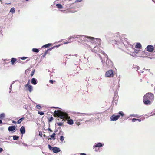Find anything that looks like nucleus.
Returning <instances> with one entry per match:
<instances>
[{
  "label": "nucleus",
  "instance_id": "nucleus-1",
  "mask_svg": "<svg viewBox=\"0 0 155 155\" xmlns=\"http://www.w3.org/2000/svg\"><path fill=\"white\" fill-rule=\"evenodd\" d=\"M54 116L55 117H57L58 120L62 119V121H65L67 119L70 118L67 113L61 110H55L54 113Z\"/></svg>",
  "mask_w": 155,
  "mask_h": 155
},
{
  "label": "nucleus",
  "instance_id": "nucleus-2",
  "mask_svg": "<svg viewBox=\"0 0 155 155\" xmlns=\"http://www.w3.org/2000/svg\"><path fill=\"white\" fill-rule=\"evenodd\" d=\"M154 98V96L153 94L151 93H146L143 96V101L144 104L147 105H150L151 102Z\"/></svg>",
  "mask_w": 155,
  "mask_h": 155
},
{
  "label": "nucleus",
  "instance_id": "nucleus-3",
  "mask_svg": "<svg viewBox=\"0 0 155 155\" xmlns=\"http://www.w3.org/2000/svg\"><path fill=\"white\" fill-rule=\"evenodd\" d=\"M121 116L122 117H124V114L122 111H120L118 113V115H115L114 114L110 118V121H116Z\"/></svg>",
  "mask_w": 155,
  "mask_h": 155
},
{
  "label": "nucleus",
  "instance_id": "nucleus-4",
  "mask_svg": "<svg viewBox=\"0 0 155 155\" xmlns=\"http://www.w3.org/2000/svg\"><path fill=\"white\" fill-rule=\"evenodd\" d=\"M91 40V42L93 45H100L101 40L100 39L94 38L91 37H88Z\"/></svg>",
  "mask_w": 155,
  "mask_h": 155
},
{
  "label": "nucleus",
  "instance_id": "nucleus-5",
  "mask_svg": "<svg viewBox=\"0 0 155 155\" xmlns=\"http://www.w3.org/2000/svg\"><path fill=\"white\" fill-rule=\"evenodd\" d=\"M114 76L113 71L110 70L107 71L105 73V76L106 77H113Z\"/></svg>",
  "mask_w": 155,
  "mask_h": 155
},
{
  "label": "nucleus",
  "instance_id": "nucleus-6",
  "mask_svg": "<svg viewBox=\"0 0 155 155\" xmlns=\"http://www.w3.org/2000/svg\"><path fill=\"white\" fill-rule=\"evenodd\" d=\"M154 48L151 45H149L146 48V50L149 52H153L154 49Z\"/></svg>",
  "mask_w": 155,
  "mask_h": 155
},
{
  "label": "nucleus",
  "instance_id": "nucleus-7",
  "mask_svg": "<svg viewBox=\"0 0 155 155\" xmlns=\"http://www.w3.org/2000/svg\"><path fill=\"white\" fill-rule=\"evenodd\" d=\"M88 36H79V35L78 38L81 41H86L87 39H89Z\"/></svg>",
  "mask_w": 155,
  "mask_h": 155
},
{
  "label": "nucleus",
  "instance_id": "nucleus-8",
  "mask_svg": "<svg viewBox=\"0 0 155 155\" xmlns=\"http://www.w3.org/2000/svg\"><path fill=\"white\" fill-rule=\"evenodd\" d=\"M102 146V144L100 143H99L97 144H96V145L94 147V149L96 151H98V150H96V148H97L98 147H101Z\"/></svg>",
  "mask_w": 155,
  "mask_h": 155
},
{
  "label": "nucleus",
  "instance_id": "nucleus-9",
  "mask_svg": "<svg viewBox=\"0 0 155 155\" xmlns=\"http://www.w3.org/2000/svg\"><path fill=\"white\" fill-rule=\"evenodd\" d=\"M52 151L53 152L56 153L59 152L60 151V150L59 148L55 147H53Z\"/></svg>",
  "mask_w": 155,
  "mask_h": 155
},
{
  "label": "nucleus",
  "instance_id": "nucleus-10",
  "mask_svg": "<svg viewBox=\"0 0 155 155\" xmlns=\"http://www.w3.org/2000/svg\"><path fill=\"white\" fill-rule=\"evenodd\" d=\"M54 47H52V48H51L49 49H48L44 53V54L43 55V57H44L46 55L48 54V53H49V51H51L52 50V49H53V48Z\"/></svg>",
  "mask_w": 155,
  "mask_h": 155
},
{
  "label": "nucleus",
  "instance_id": "nucleus-11",
  "mask_svg": "<svg viewBox=\"0 0 155 155\" xmlns=\"http://www.w3.org/2000/svg\"><path fill=\"white\" fill-rule=\"evenodd\" d=\"M15 126H10L8 127V130L9 131H13L15 130Z\"/></svg>",
  "mask_w": 155,
  "mask_h": 155
},
{
  "label": "nucleus",
  "instance_id": "nucleus-12",
  "mask_svg": "<svg viewBox=\"0 0 155 155\" xmlns=\"http://www.w3.org/2000/svg\"><path fill=\"white\" fill-rule=\"evenodd\" d=\"M20 131L21 132V133L22 134H24L25 133V127L22 126L21 128L20 129Z\"/></svg>",
  "mask_w": 155,
  "mask_h": 155
},
{
  "label": "nucleus",
  "instance_id": "nucleus-13",
  "mask_svg": "<svg viewBox=\"0 0 155 155\" xmlns=\"http://www.w3.org/2000/svg\"><path fill=\"white\" fill-rule=\"evenodd\" d=\"M31 82L32 84L35 85L37 83V80L35 78H33L31 79Z\"/></svg>",
  "mask_w": 155,
  "mask_h": 155
},
{
  "label": "nucleus",
  "instance_id": "nucleus-14",
  "mask_svg": "<svg viewBox=\"0 0 155 155\" xmlns=\"http://www.w3.org/2000/svg\"><path fill=\"white\" fill-rule=\"evenodd\" d=\"M17 59L15 58H12L11 61V63L12 65H14L15 62L16 61Z\"/></svg>",
  "mask_w": 155,
  "mask_h": 155
},
{
  "label": "nucleus",
  "instance_id": "nucleus-15",
  "mask_svg": "<svg viewBox=\"0 0 155 155\" xmlns=\"http://www.w3.org/2000/svg\"><path fill=\"white\" fill-rule=\"evenodd\" d=\"M68 120L67 123L70 125H72L73 124V121L71 119H67Z\"/></svg>",
  "mask_w": 155,
  "mask_h": 155
},
{
  "label": "nucleus",
  "instance_id": "nucleus-16",
  "mask_svg": "<svg viewBox=\"0 0 155 155\" xmlns=\"http://www.w3.org/2000/svg\"><path fill=\"white\" fill-rule=\"evenodd\" d=\"M142 47L141 44L139 43H137L136 44L135 48H138L140 49Z\"/></svg>",
  "mask_w": 155,
  "mask_h": 155
},
{
  "label": "nucleus",
  "instance_id": "nucleus-17",
  "mask_svg": "<svg viewBox=\"0 0 155 155\" xmlns=\"http://www.w3.org/2000/svg\"><path fill=\"white\" fill-rule=\"evenodd\" d=\"M79 35H74L72 36H71L69 38V40L71 39H75L76 38H78Z\"/></svg>",
  "mask_w": 155,
  "mask_h": 155
},
{
  "label": "nucleus",
  "instance_id": "nucleus-18",
  "mask_svg": "<svg viewBox=\"0 0 155 155\" xmlns=\"http://www.w3.org/2000/svg\"><path fill=\"white\" fill-rule=\"evenodd\" d=\"M51 45H52L51 44L48 43V44L44 45L42 47V48H43L44 47L48 48V47H49L50 46H51Z\"/></svg>",
  "mask_w": 155,
  "mask_h": 155
},
{
  "label": "nucleus",
  "instance_id": "nucleus-19",
  "mask_svg": "<svg viewBox=\"0 0 155 155\" xmlns=\"http://www.w3.org/2000/svg\"><path fill=\"white\" fill-rule=\"evenodd\" d=\"M64 121V120L61 122H58L56 123L57 125L59 126H62L63 125V123Z\"/></svg>",
  "mask_w": 155,
  "mask_h": 155
},
{
  "label": "nucleus",
  "instance_id": "nucleus-20",
  "mask_svg": "<svg viewBox=\"0 0 155 155\" xmlns=\"http://www.w3.org/2000/svg\"><path fill=\"white\" fill-rule=\"evenodd\" d=\"M56 6L59 9H61L63 8L62 5L60 4H57L56 5Z\"/></svg>",
  "mask_w": 155,
  "mask_h": 155
},
{
  "label": "nucleus",
  "instance_id": "nucleus-21",
  "mask_svg": "<svg viewBox=\"0 0 155 155\" xmlns=\"http://www.w3.org/2000/svg\"><path fill=\"white\" fill-rule=\"evenodd\" d=\"M24 119V117L21 118L17 122V123L18 124H19L21 123V122Z\"/></svg>",
  "mask_w": 155,
  "mask_h": 155
},
{
  "label": "nucleus",
  "instance_id": "nucleus-22",
  "mask_svg": "<svg viewBox=\"0 0 155 155\" xmlns=\"http://www.w3.org/2000/svg\"><path fill=\"white\" fill-rule=\"evenodd\" d=\"M33 87L31 85H29L28 87V90L30 92H31L32 90Z\"/></svg>",
  "mask_w": 155,
  "mask_h": 155
},
{
  "label": "nucleus",
  "instance_id": "nucleus-23",
  "mask_svg": "<svg viewBox=\"0 0 155 155\" xmlns=\"http://www.w3.org/2000/svg\"><path fill=\"white\" fill-rule=\"evenodd\" d=\"M5 117V114L4 113H2L0 114V119H3Z\"/></svg>",
  "mask_w": 155,
  "mask_h": 155
},
{
  "label": "nucleus",
  "instance_id": "nucleus-24",
  "mask_svg": "<svg viewBox=\"0 0 155 155\" xmlns=\"http://www.w3.org/2000/svg\"><path fill=\"white\" fill-rule=\"evenodd\" d=\"M32 51L34 52L38 53L39 51V49L37 48H33L32 49Z\"/></svg>",
  "mask_w": 155,
  "mask_h": 155
},
{
  "label": "nucleus",
  "instance_id": "nucleus-25",
  "mask_svg": "<svg viewBox=\"0 0 155 155\" xmlns=\"http://www.w3.org/2000/svg\"><path fill=\"white\" fill-rule=\"evenodd\" d=\"M15 9L14 8H11L10 12H11L12 13H15Z\"/></svg>",
  "mask_w": 155,
  "mask_h": 155
},
{
  "label": "nucleus",
  "instance_id": "nucleus-26",
  "mask_svg": "<svg viewBox=\"0 0 155 155\" xmlns=\"http://www.w3.org/2000/svg\"><path fill=\"white\" fill-rule=\"evenodd\" d=\"M19 138V137L16 136V135H14L13 136V140H17L18 138Z\"/></svg>",
  "mask_w": 155,
  "mask_h": 155
},
{
  "label": "nucleus",
  "instance_id": "nucleus-27",
  "mask_svg": "<svg viewBox=\"0 0 155 155\" xmlns=\"http://www.w3.org/2000/svg\"><path fill=\"white\" fill-rule=\"evenodd\" d=\"M55 135V133H54L52 134V135H51L50 136L51 138H53L54 140L55 139V138L54 137Z\"/></svg>",
  "mask_w": 155,
  "mask_h": 155
},
{
  "label": "nucleus",
  "instance_id": "nucleus-28",
  "mask_svg": "<svg viewBox=\"0 0 155 155\" xmlns=\"http://www.w3.org/2000/svg\"><path fill=\"white\" fill-rule=\"evenodd\" d=\"M53 120V118L52 116H51L48 119L49 122H51Z\"/></svg>",
  "mask_w": 155,
  "mask_h": 155
},
{
  "label": "nucleus",
  "instance_id": "nucleus-29",
  "mask_svg": "<svg viewBox=\"0 0 155 155\" xmlns=\"http://www.w3.org/2000/svg\"><path fill=\"white\" fill-rule=\"evenodd\" d=\"M60 140L61 141L63 142L64 140V137L63 136H61Z\"/></svg>",
  "mask_w": 155,
  "mask_h": 155
},
{
  "label": "nucleus",
  "instance_id": "nucleus-30",
  "mask_svg": "<svg viewBox=\"0 0 155 155\" xmlns=\"http://www.w3.org/2000/svg\"><path fill=\"white\" fill-rule=\"evenodd\" d=\"M38 113L39 114L41 115H44V113L42 111H38Z\"/></svg>",
  "mask_w": 155,
  "mask_h": 155
},
{
  "label": "nucleus",
  "instance_id": "nucleus-31",
  "mask_svg": "<svg viewBox=\"0 0 155 155\" xmlns=\"http://www.w3.org/2000/svg\"><path fill=\"white\" fill-rule=\"evenodd\" d=\"M48 147L50 150H53V147L51 146L50 145H49V144L48 145Z\"/></svg>",
  "mask_w": 155,
  "mask_h": 155
},
{
  "label": "nucleus",
  "instance_id": "nucleus-32",
  "mask_svg": "<svg viewBox=\"0 0 155 155\" xmlns=\"http://www.w3.org/2000/svg\"><path fill=\"white\" fill-rule=\"evenodd\" d=\"M36 107L37 109L39 110L41 109V106L39 105H37L36 106Z\"/></svg>",
  "mask_w": 155,
  "mask_h": 155
},
{
  "label": "nucleus",
  "instance_id": "nucleus-33",
  "mask_svg": "<svg viewBox=\"0 0 155 155\" xmlns=\"http://www.w3.org/2000/svg\"><path fill=\"white\" fill-rule=\"evenodd\" d=\"M54 82H55V81H53L52 80H50L49 81V82L51 84H53Z\"/></svg>",
  "mask_w": 155,
  "mask_h": 155
},
{
  "label": "nucleus",
  "instance_id": "nucleus-34",
  "mask_svg": "<svg viewBox=\"0 0 155 155\" xmlns=\"http://www.w3.org/2000/svg\"><path fill=\"white\" fill-rule=\"evenodd\" d=\"M35 70L34 69L31 72V76L32 77V76L34 74V72H35Z\"/></svg>",
  "mask_w": 155,
  "mask_h": 155
},
{
  "label": "nucleus",
  "instance_id": "nucleus-35",
  "mask_svg": "<svg viewBox=\"0 0 155 155\" xmlns=\"http://www.w3.org/2000/svg\"><path fill=\"white\" fill-rule=\"evenodd\" d=\"M27 57H21V59L22 60H25V59H27Z\"/></svg>",
  "mask_w": 155,
  "mask_h": 155
},
{
  "label": "nucleus",
  "instance_id": "nucleus-36",
  "mask_svg": "<svg viewBox=\"0 0 155 155\" xmlns=\"http://www.w3.org/2000/svg\"><path fill=\"white\" fill-rule=\"evenodd\" d=\"M30 84V82L29 81L28 82L27 84L25 85V87H28L29 84Z\"/></svg>",
  "mask_w": 155,
  "mask_h": 155
},
{
  "label": "nucleus",
  "instance_id": "nucleus-37",
  "mask_svg": "<svg viewBox=\"0 0 155 155\" xmlns=\"http://www.w3.org/2000/svg\"><path fill=\"white\" fill-rule=\"evenodd\" d=\"M132 122H134L136 121H137V119L134 118L132 119Z\"/></svg>",
  "mask_w": 155,
  "mask_h": 155
},
{
  "label": "nucleus",
  "instance_id": "nucleus-38",
  "mask_svg": "<svg viewBox=\"0 0 155 155\" xmlns=\"http://www.w3.org/2000/svg\"><path fill=\"white\" fill-rule=\"evenodd\" d=\"M132 116L134 117H136L137 118H138L139 117L138 116V115H132Z\"/></svg>",
  "mask_w": 155,
  "mask_h": 155
},
{
  "label": "nucleus",
  "instance_id": "nucleus-39",
  "mask_svg": "<svg viewBox=\"0 0 155 155\" xmlns=\"http://www.w3.org/2000/svg\"><path fill=\"white\" fill-rule=\"evenodd\" d=\"M107 60L106 61V64L108 66H109L107 64V62H109V60H108V57L107 56Z\"/></svg>",
  "mask_w": 155,
  "mask_h": 155
},
{
  "label": "nucleus",
  "instance_id": "nucleus-40",
  "mask_svg": "<svg viewBox=\"0 0 155 155\" xmlns=\"http://www.w3.org/2000/svg\"><path fill=\"white\" fill-rule=\"evenodd\" d=\"M139 51H140V50H136L134 51V52L136 53H137L139 52Z\"/></svg>",
  "mask_w": 155,
  "mask_h": 155
},
{
  "label": "nucleus",
  "instance_id": "nucleus-41",
  "mask_svg": "<svg viewBox=\"0 0 155 155\" xmlns=\"http://www.w3.org/2000/svg\"><path fill=\"white\" fill-rule=\"evenodd\" d=\"M82 0H76L75 2H78L82 1Z\"/></svg>",
  "mask_w": 155,
  "mask_h": 155
},
{
  "label": "nucleus",
  "instance_id": "nucleus-42",
  "mask_svg": "<svg viewBox=\"0 0 155 155\" xmlns=\"http://www.w3.org/2000/svg\"><path fill=\"white\" fill-rule=\"evenodd\" d=\"M2 151H3V149L1 148H0V153H1Z\"/></svg>",
  "mask_w": 155,
  "mask_h": 155
},
{
  "label": "nucleus",
  "instance_id": "nucleus-43",
  "mask_svg": "<svg viewBox=\"0 0 155 155\" xmlns=\"http://www.w3.org/2000/svg\"><path fill=\"white\" fill-rule=\"evenodd\" d=\"M48 130L49 131H50V132H53V131L52 130H51V129L50 128H48Z\"/></svg>",
  "mask_w": 155,
  "mask_h": 155
},
{
  "label": "nucleus",
  "instance_id": "nucleus-44",
  "mask_svg": "<svg viewBox=\"0 0 155 155\" xmlns=\"http://www.w3.org/2000/svg\"><path fill=\"white\" fill-rule=\"evenodd\" d=\"M137 121L138 120L139 122H140L141 121V120L140 119H137Z\"/></svg>",
  "mask_w": 155,
  "mask_h": 155
},
{
  "label": "nucleus",
  "instance_id": "nucleus-45",
  "mask_svg": "<svg viewBox=\"0 0 155 155\" xmlns=\"http://www.w3.org/2000/svg\"><path fill=\"white\" fill-rule=\"evenodd\" d=\"M80 155H86V154L84 153H81Z\"/></svg>",
  "mask_w": 155,
  "mask_h": 155
},
{
  "label": "nucleus",
  "instance_id": "nucleus-46",
  "mask_svg": "<svg viewBox=\"0 0 155 155\" xmlns=\"http://www.w3.org/2000/svg\"><path fill=\"white\" fill-rule=\"evenodd\" d=\"M12 122V123H14V124H16V121H15L14 120H13Z\"/></svg>",
  "mask_w": 155,
  "mask_h": 155
},
{
  "label": "nucleus",
  "instance_id": "nucleus-47",
  "mask_svg": "<svg viewBox=\"0 0 155 155\" xmlns=\"http://www.w3.org/2000/svg\"><path fill=\"white\" fill-rule=\"evenodd\" d=\"M2 123V120H0V124H1Z\"/></svg>",
  "mask_w": 155,
  "mask_h": 155
},
{
  "label": "nucleus",
  "instance_id": "nucleus-48",
  "mask_svg": "<svg viewBox=\"0 0 155 155\" xmlns=\"http://www.w3.org/2000/svg\"><path fill=\"white\" fill-rule=\"evenodd\" d=\"M30 60V59H28L26 61H29Z\"/></svg>",
  "mask_w": 155,
  "mask_h": 155
},
{
  "label": "nucleus",
  "instance_id": "nucleus-49",
  "mask_svg": "<svg viewBox=\"0 0 155 155\" xmlns=\"http://www.w3.org/2000/svg\"><path fill=\"white\" fill-rule=\"evenodd\" d=\"M97 148H96V150H98V151L99 150V149H97Z\"/></svg>",
  "mask_w": 155,
  "mask_h": 155
},
{
  "label": "nucleus",
  "instance_id": "nucleus-50",
  "mask_svg": "<svg viewBox=\"0 0 155 155\" xmlns=\"http://www.w3.org/2000/svg\"><path fill=\"white\" fill-rule=\"evenodd\" d=\"M69 42H65V43H65V44H66V43H68Z\"/></svg>",
  "mask_w": 155,
  "mask_h": 155
},
{
  "label": "nucleus",
  "instance_id": "nucleus-51",
  "mask_svg": "<svg viewBox=\"0 0 155 155\" xmlns=\"http://www.w3.org/2000/svg\"><path fill=\"white\" fill-rule=\"evenodd\" d=\"M51 107V108H56V107Z\"/></svg>",
  "mask_w": 155,
  "mask_h": 155
},
{
  "label": "nucleus",
  "instance_id": "nucleus-52",
  "mask_svg": "<svg viewBox=\"0 0 155 155\" xmlns=\"http://www.w3.org/2000/svg\"><path fill=\"white\" fill-rule=\"evenodd\" d=\"M60 128V127H59L58 128V129H59Z\"/></svg>",
  "mask_w": 155,
  "mask_h": 155
}]
</instances>
